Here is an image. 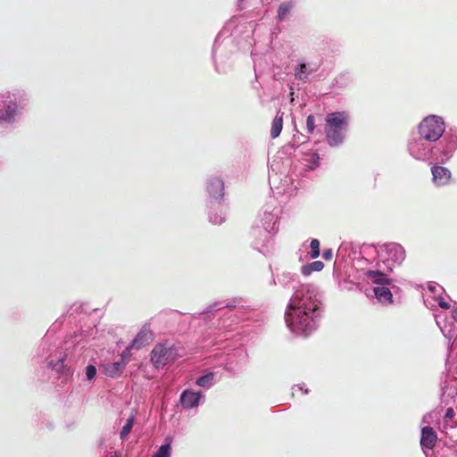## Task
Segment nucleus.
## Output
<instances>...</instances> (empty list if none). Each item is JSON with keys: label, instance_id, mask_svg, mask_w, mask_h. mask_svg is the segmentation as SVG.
<instances>
[{"label": "nucleus", "instance_id": "4be33fe9", "mask_svg": "<svg viewBox=\"0 0 457 457\" xmlns=\"http://www.w3.org/2000/svg\"><path fill=\"white\" fill-rule=\"evenodd\" d=\"M295 4L291 1L280 4L278 9V19L281 21H284L290 14Z\"/></svg>", "mask_w": 457, "mask_h": 457}, {"label": "nucleus", "instance_id": "ddd939ff", "mask_svg": "<svg viewBox=\"0 0 457 457\" xmlns=\"http://www.w3.org/2000/svg\"><path fill=\"white\" fill-rule=\"evenodd\" d=\"M262 232L265 237H267L268 233L276 232L278 230L277 228V214L273 213L270 207H267L262 218ZM259 233H262V230H258Z\"/></svg>", "mask_w": 457, "mask_h": 457}, {"label": "nucleus", "instance_id": "b1692460", "mask_svg": "<svg viewBox=\"0 0 457 457\" xmlns=\"http://www.w3.org/2000/svg\"><path fill=\"white\" fill-rule=\"evenodd\" d=\"M455 416V411L453 408H447L445 412V423L444 425L441 427H439V429L442 431V432H445L446 431V429L448 428H453L455 425L453 422H452V420L453 418Z\"/></svg>", "mask_w": 457, "mask_h": 457}, {"label": "nucleus", "instance_id": "6e6552de", "mask_svg": "<svg viewBox=\"0 0 457 457\" xmlns=\"http://www.w3.org/2000/svg\"><path fill=\"white\" fill-rule=\"evenodd\" d=\"M320 67V62H306L303 59H300L295 66L294 76L299 81L307 82L311 75L315 73Z\"/></svg>", "mask_w": 457, "mask_h": 457}, {"label": "nucleus", "instance_id": "2f4dec72", "mask_svg": "<svg viewBox=\"0 0 457 457\" xmlns=\"http://www.w3.org/2000/svg\"><path fill=\"white\" fill-rule=\"evenodd\" d=\"M64 360L63 358H60L56 362H53V361H48V366L56 371H61L63 368Z\"/></svg>", "mask_w": 457, "mask_h": 457}, {"label": "nucleus", "instance_id": "a878e982", "mask_svg": "<svg viewBox=\"0 0 457 457\" xmlns=\"http://www.w3.org/2000/svg\"><path fill=\"white\" fill-rule=\"evenodd\" d=\"M310 248L311 250L309 252V254L312 259H316L320 255V241L318 239H312L310 243Z\"/></svg>", "mask_w": 457, "mask_h": 457}, {"label": "nucleus", "instance_id": "f257e3e1", "mask_svg": "<svg viewBox=\"0 0 457 457\" xmlns=\"http://www.w3.org/2000/svg\"><path fill=\"white\" fill-rule=\"evenodd\" d=\"M273 284L284 288H295L290 298L285 320L288 328L298 336H308L317 328L322 313L321 295L317 287L312 285H300L297 275L284 271L273 278Z\"/></svg>", "mask_w": 457, "mask_h": 457}, {"label": "nucleus", "instance_id": "c756f323", "mask_svg": "<svg viewBox=\"0 0 457 457\" xmlns=\"http://www.w3.org/2000/svg\"><path fill=\"white\" fill-rule=\"evenodd\" d=\"M86 377H87V379L91 381L92 379L95 378L96 375V366L92 365V364H89L86 367Z\"/></svg>", "mask_w": 457, "mask_h": 457}, {"label": "nucleus", "instance_id": "72a5a7b5", "mask_svg": "<svg viewBox=\"0 0 457 457\" xmlns=\"http://www.w3.org/2000/svg\"><path fill=\"white\" fill-rule=\"evenodd\" d=\"M333 257V251L332 249H325L322 253V258L327 260V261H329L331 260Z\"/></svg>", "mask_w": 457, "mask_h": 457}, {"label": "nucleus", "instance_id": "c9c22d12", "mask_svg": "<svg viewBox=\"0 0 457 457\" xmlns=\"http://www.w3.org/2000/svg\"><path fill=\"white\" fill-rule=\"evenodd\" d=\"M445 337L448 339V343H449V351L451 350V347H452V342L451 340L453 339V332L452 330H449L446 334H444Z\"/></svg>", "mask_w": 457, "mask_h": 457}, {"label": "nucleus", "instance_id": "aec40b11", "mask_svg": "<svg viewBox=\"0 0 457 457\" xmlns=\"http://www.w3.org/2000/svg\"><path fill=\"white\" fill-rule=\"evenodd\" d=\"M283 116L284 112L278 111L272 120L271 129H270V137L272 138L278 137L283 128Z\"/></svg>", "mask_w": 457, "mask_h": 457}, {"label": "nucleus", "instance_id": "a19ab883", "mask_svg": "<svg viewBox=\"0 0 457 457\" xmlns=\"http://www.w3.org/2000/svg\"><path fill=\"white\" fill-rule=\"evenodd\" d=\"M212 203H210L211 204H214V202L216 201V200H213V199H212ZM220 199L217 200V201H218V204H220Z\"/></svg>", "mask_w": 457, "mask_h": 457}, {"label": "nucleus", "instance_id": "79ce46f5", "mask_svg": "<svg viewBox=\"0 0 457 457\" xmlns=\"http://www.w3.org/2000/svg\"><path fill=\"white\" fill-rule=\"evenodd\" d=\"M455 373L457 374V365H456V368H455Z\"/></svg>", "mask_w": 457, "mask_h": 457}, {"label": "nucleus", "instance_id": "e433bc0d", "mask_svg": "<svg viewBox=\"0 0 457 457\" xmlns=\"http://www.w3.org/2000/svg\"><path fill=\"white\" fill-rule=\"evenodd\" d=\"M428 289L434 293H436L438 290H443V288L437 284L429 285Z\"/></svg>", "mask_w": 457, "mask_h": 457}, {"label": "nucleus", "instance_id": "9d476101", "mask_svg": "<svg viewBox=\"0 0 457 457\" xmlns=\"http://www.w3.org/2000/svg\"><path fill=\"white\" fill-rule=\"evenodd\" d=\"M206 190L210 198V203L212 200L222 199L224 195V182L220 178L212 177L208 179L206 185Z\"/></svg>", "mask_w": 457, "mask_h": 457}, {"label": "nucleus", "instance_id": "58836bf2", "mask_svg": "<svg viewBox=\"0 0 457 457\" xmlns=\"http://www.w3.org/2000/svg\"><path fill=\"white\" fill-rule=\"evenodd\" d=\"M452 317L457 322V307L452 311Z\"/></svg>", "mask_w": 457, "mask_h": 457}, {"label": "nucleus", "instance_id": "39448f33", "mask_svg": "<svg viewBox=\"0 0 457 457\" xmlns=\"http://www.w3.org/2000/svg\"><path fill=\"white\" fill-rule=\"evenodd\" d=\"M19 114L20 109L16 96L10 92L0 94V123H12Z\"/></svg>", "mask_w": 457, "mask_h": 457}, {"label": "nucleus", "instance_id": "473e14b6", "mask_svg": "<svg viewBox=\"0 0 457 457\" xmlns=\"http://www.w3.org/2000/svg\"><path fill=\"white\" fill-rule=\"evenodd\" d=\"M133 347H130V345L122 352L121 353V360L120 361H129V356H130V350L132 349Z\"/></svg>", "mask_w": 457, "mask_h": 457}, {"label": "nucleus", "instance_id": "f3484780", "mask_svg": "<svg viewBox=\"0 0 457 457\" xmlns=\"http://www.w3.org/2000/svg\"><path fill=\"white\" fill-rule=\"evenodd\" d=\"M242 303L243 300L241 298H235L226 304L223 302L214 303L213 304L210 305L204 313H210L218 310H221L224 307H227L230 310L238 309V312H240V310L244 308Z\"/></svg>", "mask_w": 457, "mask_h": 457}, {"label": "nucleus", "instance_id": "bb28decb", "mask_svg": "<svg viewBox=\"0 0 457 457\" xmlns=\"http://www.w3.org/2000/svg\"><path fill=\"white\" fill-rule=\"evenodd\" d=\"M170 445L164 444L158 448L156 453L154 454V457H170Z\"/></svg>", "mask_w": 457, "mask_h": 457}, {"label": "nucleus", "instance_id": "412c9836", "mask_svg": "<svg viewBox=\"0 0 457 457\" xmlns=\"http://www.w3.org/2000/svg\"><path fill=\"white\" fill-rule=\"evenodd\" d=\"M323 268H324V263L321 261H314L312 262L303 265L301 267V273L304 277H308L312 272L322 270Z\"/></svg>", "mask_w": 457, "mask_h": 457}, {"label": "nucleus", "instance_id": "7ed1b4c3", "mask_svg": "<svg viewBox=\"0 0 457 457\" xmlns=\"http://www.w3.org/2000/svg\"><path fill=\"white\" fill-rule=\"evenodd\" d=\"M445 131V121L437 115H429L424 118L418 127L420 137L431 143L438 141Z\"/></svg>", "mask_w": 457, "mask_h": 457}, {"label": "nucleus", "instance_id": "423d86ee", "mask_svg": "<svg viewBox=\"0 0 457 457\" xmlns=\"http://www.w3.org/2000/svg\"><path fill=\"white\" fill-rule=\"evenodd\" d=\"M435 148L436 160L442 163L446 162L457 149V135L451 131L446 132Z\"/></svg>", "mask_w": 457, "mask_h": 457}, {"label": "nucleus", "instance_id": "c85d7f7f", "mask_svg": "<svg viewBox=\"0 0 457 457\" xmlns=\"http://www.w3.org/2000/svg\"><path fill=\"white\" fill-rule=\"evenodd\" d=\"M306 127H307L308 133L312 134L314 132L315 117L313 114L308 115L307 120H306Z\"/></svg>", "mask_w": 457, "mask_h": 457}, {"label": "nucleus", "instance_id": "f03ea898", "mask_svg": "<svg viewBox=\"0 0 457 457\" xmlns=\"http://www.w3.org/2000/svg\"><path fill=\"white\" fill-rule=\"evenodd\" d=\"M348 128V116L345 112L328 113L326 117L325 133L328 144L337 146L344 142Z\"/></svg>", "mask_w": 457, "mask_h": 457}, {"label": "nucleus", "instance_id": "393cba45", "mask_svg": "<svg viewBox=\"0 0 457 457\" xmlns=\"http://www.w3.org/2000/svg\"><path fill=\"white\" fill-rule=\"evenodd\" d=\"M134 423L135 417L132 415L127 420L125 425L121 428V430L120 431V438L121 440H124L131 432Z\"/></svg>", "mask_w": 457, "mask_h": 457}, {"label": "nucleus", "instance_id": "9b49d317", "mask_svg": "<svg viewBox=\"0 0 457 457\" xmlns=\"http://www.w3.org/2000/svg\"><path fill=\"white\" fill-rule=\"evenodd\" d=\"M154 338V334L150 329V325L145 323L135 338L130 343V347L140 349L148 345Z\"/></svg>", "mask_w": 457, "mask_h": 457}, {"label": "nucleus", "instance_id": "2eb2a0df", "mask_svg": "<svg viewBox=\"0 0 457 457\" xmlns=\"http://www.w3.org/2000/svg\"><path fill=\"white\" fill-rule=\"evenodd\" d=\"M431 173L434 184L438 187L447 185L452 175L451 171L447 168L440 165H434L431 168Z\"/></svg>", "mask_w": 457, "mask_h": 457}, {"label": "nucleus", "instance_id": "cd10ccee", "mask_svg": "<svg viewBox=\"0 0 457 457\" xmlns=\"http://www.w3.org/2000/svg\"><path fill=\"white\" fill-rule=\"evenodd\" d=\"M224 219L225 218L221 212L220 214H213L212 212H209V220L211 223L214 225L221 224L224 221Z\"/></svg>", "mask_w": 457, "mask_h": 457}, {"label": "nucleus", "instance_id": "4c0bfd02", "mask_svg": "<svg viewBox=\"0 0 457 457\" xmlns=\"http://www.w3.org/2000/svg\"><path fill=\"white\" fill-rule=\"evenodd\" d=\"M296 389L300 390V391H303V394H307L308 393V390L307 389H303V386H295L293 387V390H294L293 394H295V390H296Z\"/></svg>", "mask_w": 457, "mask_h": 457}, {"label": "nucleus", "instance_id": "ea45409f", "mask_svg": "<svg viewBox=\"0 0 457 457\" xmlns=\"http://www.w3.org/2000/svg\"><path fill=\"white\" fill-rule=\"evenodd\" d=\"M111 457H121V454L120 453H115L113 455H112Z\"/></svg>", "mask_w": 457, "mask_h": 457}, {"label": "nucleus", "instance_id": "7c9ffc66", "mask_svg": "<svg viewBox=\"0 0 457 457\" xmlns=\"http://www.w3.org/2000/svg\"><path fill=\"white\" fill-rule=\"evenodd\" d=\"M308 162H310L308 164L309 169L310 170H314L316 167L319 166V162H320L319 154H312Z\"/></svg>", "mask_w": 457, "mask_h": 457}, {"label": "nucleus", "instance_id": "f8f14e48", "mask_svg": "<svg viewBox=\"0 0 457 457\" xmlns=\"http://www.w3.org/2000/svg\"><path fill=\"white\" fill-rule=\"evenodd\" d=\"M387 261L401 264L405 259V251L403 247L396 243H389L385 245Z\"/></svg>", "mask_w": 457, "mask_h": 457}, {"label": "nucleus", "instance_id": "5701e85b", "mask_svg": "<svg viewBox=\"0 0 457 457\" xmlns=\"http://www.w3.org/2000/svg\"><path fill=\"white\" fill-rule=\"evenodd\" d=\"M213 379H214V373L213 372H208L205 375H203L199 377L195 384L204 388H210L213 385Z\"/></svg>", "mask_w": 457, "mask_h": 457}, {"label": "nucleus", "instance_id": "f704fd0d", "mask_svg": "<svg viewBox=\"0 0 457 457\" xmlns=\"http://www.w3.org/2000/svg\"><path fill=\"white\" fill-rule=\"evenodd\" d=\"M438 305L443 308V309H449L450 308V304L445 302L442 297L439 296V299H438Z\"/></svg>", "mask_w": 457, "mask_h": 457}, {"label": "nucleus", "instance_id": "dca6fc26", "mask_svg": "<svg viewBox=\"0 0 457 457\" xmlns=\"http://www.w3.org/2000/svg\"><path fill=\"white\" fill-rule=\"evenodd\" d=\"M127 361H119L114 362H109L103 366V371L105 376L115 378L120 377L123 370H125Z\"/></svg>", "mask_w": 457, "mask_h": 457}, {"label": "nucleus", "instance_id": "20e7f679", "mask_svg": "<svg viewBox=\"0 0 457 457\" xmlns=\"http://www.w3.org/2000/svg\"><path fill=\"white\" fill-rule=\"evenodd\" d=\"M177 357V349L170 342L165 341L154 346L150 353V361L155 369L159 370L173 362Z\"/></svg>", "mask_w": 457, "mask_h": 457}, {"label": "nucleus", "instance_id": "4468645a", "mask_svg": "<svg viewBox=\"0 0 457 457\" xmlns=\"http://www.w3.org/2000/svg\"><path fill=\"white\" fill-rule=\"evenodd\" d=\"M436 440L437 436L433 428L429 426L422 428L420 435V445L424 453H426V449H433L436 445Z\"/></svg>", "mask_w": 457, "mask_h": 457}, {"label": "nucleus", "instance_id": "6ab92c4d", "mask_svg": "<svg viewBox=\"0 0 457 457\" xmlns=\"http://www.w3.org/2000/svg\"><path fill=\"white\" fill-rule=\"evenodd\" d=\"M367 277L374 283L378 285H389L392 279L388 278L387 276L380 270H368Z\"/></svg>", "mask_w": 457, "mask_h": 457}, {"label": "nucleus", "instance_id": "a211bd4d", "mask_svg": "<svg viewBox=\"0 0 457 457\" xmlns=\"http://www.w3.org/2000/svg\"><path fill=\"white\" fill-rule=\"evenodd\" d=\"M376 298L382 303H392L393 295L391 290L386 287H376L373 289Z\"/></svg>", "mask_w": 457, "mask_h": 457}, {"label": "nucleus", "instance_id": "0eeeda50", "mask_svg": "<svg viewBox=\"0 0 457 457\" xmlns=\"http://www.w3.org/2000/svg\"><path fill=\"white\" fill-rule=\"evenodd\" d=\"M407 148L410 155L418 161H427L435 156L431 142L426 141L421 137L411 139Z\"/></svg>", "mask_w": 457, "mask_h": 457}, {"label": "nucleus", "instance_id": "1a4fd4ad", "mask_svg": "<svg viewBox=\"0 0 457 457\" xmlns=\"http://www.w3.org/2000/svg\"><path fill=\"white\" fill-rule=\"evenodd\" d=\"M205 396L202 392H194L190 389H185L179 396V403L183 409L191 410L199 406L201 402H204Z\"/></svg>", "mask_w": 457, "mask_h": 457}]
</instances>
